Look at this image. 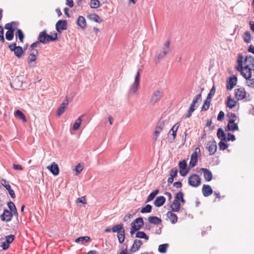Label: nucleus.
I'll use <instances>...</instances> for the list:
<instances>
[{"mask_svg": "<svg viewBox=\"0 0 254 254\" xmlns=\"http://www.w3.org/2000/svg\"><path fill=\"white\" fill-rule=\"evenodd\" d=\"M238 65L237 70L241 72V75L245 78L252 77V70L254 66V58L251 56H247L244 59L242 54H239L237 60Z\"/></svg>", "mask_w": 254, "mask_h": 254, "instance_id": "f257e3e1", "label": "nucleus"}, {"mask_svg": "<svg viewBox=\"0 0 254 254\" xmlns=\"http://www.w3.org/2000/svg\"><path fill=\"white\" fill-rule=\"evenodd\" d=\"M140 84V73L138 71L134 76V80L133 82L130 85L128 93L130 95H134L136 93L139 89Z\"/></svg>", "mask_w": 254, "mask_h": 254, "instance_id": "f03ea898", "label": "nucleus"}, {"mask_svg": "<svg viewBox=\"0 0 254 254\" xmlns=\"http://www.w3.org/2000/svg\"><path fill=\"white\" fill-rule=\"evenodd\" d=\"M131 229L130 233L132 235L137 230H140L144 225V221L142 217H138L135 219L131 223Z\"/></svg>", "mask_w": 254, "mask_h": 254, "instance_id": "7ed1b4c3", "label": "nucleus"}, {"mask_svg": "<svg viewBox=\"0 0 254 254\" xmlns=\"http://www.w3.org/2000/svg\"><path fill=\"white\" fill-rule=\"evenodd\" d=\"M170 42L169 41H167L165 42L164 46L162 48L160 52L156 57L155 62L158 63L160 59L165 57L171 51L170 47Z\"/></svg>", "mask_w": 254, "mask_h": 254, "instance_id": "20e7f679", "label": "nucleus"}, {"mask_svg": "<svg viewBox=\"0 0 254 254\" xmlns=\"http://www.w3.org/2000/svg\"><path fill=\"white\" fill-rule=\"evenodd\" d=\"M188 183L192 187H197L200 185L201 179L198 175L191 174L188 178Z\"/></svg>", "mask_w": 254, "mask_h": 254, "instance_id": "39448f33", "label": "nucleus"}, {"mask_svg": "<svg viewBox=\"0 0 254 254\" xmlns=\"http://www.w3.org/2000/svg\"><path fill=\"white\" fill-rule=\"evenodd\" d=\"M200 154V149L199 147L195 149L194 151L192 153L190 156V166L191 168L194 167L197 162V158Z\"/></svg>", "mask_w": 254, "mask_h": 254, "instance_id": "423d86ee", "label": "nucleus"}, {"mask_svg": "<svg viewBox=\"0 0 254 254\" xmlns=\"http://www.w3.org/2000/svg\"><path fill=\"white\" fill-rule=\"evenodd\" d=\"M9 48L12 51H13L14 55L18 58L22 57L24 53V51L21 47L16 46L15 43H13L9 46Z\"/></svg>", "mask_w": 254, "mask_h": 254, "instance_id": "0eeeda50", "label": "nucleus"}, {"mask_svg": "<svg viewBox=\"0 0 254 254\" xmlns=\"http://www.w3.org/2000/svg\"><path fill=\"white\" fill-rule=\"evenodd\" d=\"M56 29L59 33L67 29V22L65 20H60L56 24Z\"/></svg>", "mask_w": 254, "mask_h": 254, "instance_id": "6e6552de", "label": "nucleus"}, {"mask_svg": "<svg viewBox=\"0 0 254 254\" xmlns=\"http://www.w3.org/2000/svg\"><path fill=\"white\" fill-rule=\"evenodd\" d=\"M163 92L161 90H158L154 91L150 99V102L152 104H155L160 100L163 96Z\"/></svg>", "mask_w": 254, "mask_h": 254, "instance_id": "1a4fd4ad", "label": "nucleus"}, {"mask_svg": "<svg viewBox=\"0 0 254 254\" xmlns=\"http://www.w3.org/2000/svg\"><path fill=\"white\" fill-rule=\"evenodd\" d=\"M206 149L209 151L210 155H213L217 150V145L215 141H209L207 144Z\"/></svg>", "mask_w": 254, "mask_h": 254, "instance_id": "9d476101", "label": "nucleus"}, {"mask_svg": "<svg viewBox=\"0 0 254 254\" xmlns=\"http://www.w3.org/2000/svg\"><path fill=\"white\" fill-rule=\"evenodd\" d=\"M235 95L236 98L238 100L244 99L246 96V92L244 88H240L235 90Z\"/></svg>", "mask_w": 254, "mask_h": 254, "instance_id": "9b49d317", "label": "nucleus"}, {"mask_svg": "<svg viewBox=\"0 0 254 254\" xmlns=\"http://www.w3.org/2000/svg\"><path fill=\"white\" fill-rule=\"evenodd\" d=\"M47 169L55 176L59 174V168L57 164L53 162L50 166L47 167Z\"/></svg>", "mask_w": 254, "mask_h": 254, "instance_id": "f8f14e48", "label": "nucleus"}, {"mask_svg": "<svg viewBox=\"0 0 254 254\" xmlns=\"http://www.w3.org/2000/svg\"><path fill=\"white\" fill-rule=\"evenodd\" d=\"M37 55V50H33V51L31 52V53L30 54L28 58V63L30 66H35L34 65L32 64V63L36 61Z\"/></svg>", "mask_w": 254, "mask_h": 254, "instance_id": "ddd939ff", "label": "nucleus"}, {"mask_svg": "<svg viewBox=\"0 0 254 254\" xmlns=\"http://www.w3.org/2000/svg\"><path fill=\"white\" fill-rule=\"evenodd\" d=\"M203 175L205 180L207 182H210L212 179V174L210 171L206 168H201L200 170Z\"/></svg>", "mask_w": 254, "mask_h": 254, "instance_id": "4468645a", "label": "nucleus"}, {"mask_svg": "<svg viewBox=\"0 0 254 254\" xmlns=\"http://www.w3.org/2000/svg\"><path fill=\"white\" fill-rule=\"evenodd\" d=\"M12 217V212L6 209H5L3 211V213L0 216L1 220L6 222L10 221Z\"/></svg>", "mask_w": 254, "mask_h": 254, "instance_id": "2eb2a0df", "label": "nucleus"}, {"mask_svg": "<svg viewBox=\"0 0 254 254\" xmlns=\"http://www.w3.org/2000/svg\"><path fill=\"white\" fill-rule=\"evenodd\" d=\"M68 104V102L67 99H65L63 102L61 104L60 107L57 111V116L60 117L65 111V109Z\"/></svg>", "mask_w": 254, "mask_h": 254, "instance_id": "dca6fc26", "label": "nucleus"}, {"mask_svg": "<svg viewBox=\"0 0 254 254\" xmlns=\"http://www.w3.org/2000/svg\"><path fill=\"white\" fill-rule=\"evenodd\" d=\"M202 192L205 197L210 195L213 193V190L210 186L204 185L202 188Z\"/></svg>", "mask_w": 254, "mask_h": 254, "instance_id": "f3484780", "label": "nucleus"}, {"mask_svg": "<svg viewBox=\"0 0 254 254\" xmlns=\"http://www.w3.org/2000/svg\"><path fill=\"white\" fill-rule=\"evenodd\" d=\"M237 81V78L235 76H233L230 77L227 85V89L230 90L233 88L234 86L236 84Z\"/></svg>", "mask_w": 254, "mask_h": 254, "instance_id": "a211bd4d", "label": "nucleus"}, {"mask_svg": "<svg viewBox=\"0 0 254 254\" xmlns=\"http://www.w3.org/2000/svg\"><path fill=\"white\" fill-rule=\"evenodd\" d=\"M142 244V243L141 240L138 239L134 240L133 241V245L131 247L130 252H132V253L137 252L139 250Z\"/></svg>", "mask_w": 254, "mask_h": 254, "instance_id": "6ab92c4d", "label": "nucleus"}, {"mask_svg": "<svg viewBox=\"0 0 254 254\" xmlns=\"http://www.w3.org/2000/svg\"><path fill=\"white\" fill-rule=\"evenodd\" d=\"M227 127L229 130L234 131L238 129L237 124L235 123V120L231 119L228 122Z\"/></svg>", "mask_w": 254, "mask_h": 254, "instance_id": "aec40b11", "label": "nucleus"}, {"mask_svg": "<svg viewBox=\"0 0 254 254\" xmlns=\"http://www.w3.org/2000/svg\"><path fill=\"white\" fill-rule=\"evenodd\" d=\"M165 201L166 198L164 196H159L156 198L154 204L155 206L159 207L162 206L165 203Z\"/></svg>", "mask_w": 254, "mask_h": 254, "instance_id": "412c9836", "label": "nucleus"}, {"mask_svg": "<svg viewBox=\"0 0 254 254\" xmlns=\"http://www.w3.org/2000/svg\"><path fill=\"white\" fill-rule=\"evenodd\" d=\"M77 25L83 30L86 28L87 26L86 21L83 16H79L78 17L77 21Z\"/></svg>", "mask_w": 254, "mask_h": 254, "instance_id": "4be33fe9", "label": "nucleus"}, {"mask_svg": "<svg viewBox=\"0 0 254 254\" xmlns=\"http://www.w3.org/2000/svg\"><path fill=\"white\" fill-rule=\"evenodd\" d=\"M178 127L179 126L177 124H176L175 125H174L172 128L170 130L168 133V135L172 136V137L170 138L171 139V141H173L175 140V137L176 136L177 131Z\"/></svg>", "mask_w": 254, "mask_h": 254, "instance_id": "5701e85b", "label": "nucleus"}, {"mask_svg": "<svg viewBox=\"0 0 254 254\" xmlns=\"http://www.w3.org/2000/svg\"><path fill=\"white\" fill-rule=\"evenodd\" d=\"M181 204L179 201L175 198L173 203L171 205V208L173 212H178L180 210Z\"/></svg>", "mask_w": 254, "mask_h": 254, "instance_id": "b1692460", "label": "nucleus"}, {"mask_svg": "<svg viewBox=\"0 0 254 254\" xmlns=\"http://www.w3.org/2000/svg\"><path fill=\"white\" fill-rule=\"evenodd\" d=\"M18 23L16 22H11L10 23H7L5 25V28L9 31H12L14 32L16 30H17Z\"/></svg>", "mask_w": 254, "mask_h": 254, "instance_id": "393cba45", "label": "nucleus"}, {"mask_svg": "<svg viewBox=\"0 0 254 254\" xmlns=\"http://www.w3.org/2000/svg\"><path fill=\"white\" fill-rule=\"evenodd\" d=\"M166 216L172 223L175 224L177 222L178 217L175 214L173 213L172 211H168L166 214Z\"/></svg>", "mask_w": 254, "mask_h": 254, "instance_id": "a878e982", "label": "nucleus"}, {"mask_svg": "<svg viewBox=\"0 0 254 254\" xmlns=\"http://www.w3.org/2000/svg\"><path fill=\"white\" fill-rule=\"evenodd\" d=\"M112 231L113 232H117L118 234L122 233V232L125 231V229L123 227V224H119L116 225H114L112 228Z\"/></svg>", "mask_w": 254, "mask_h": 254, "instance_id": "bb28decb", "label": "nucleus"}, {"mask_svg": "<svg viewBox=\"0 0 254 254\" xmlns=\"http://www.w3.org/2000/svg\"><path fill=\"white\" fill-rule=\"evenodd\" d=\"M88 18L90 20L93 21L97 23H100L103 22V19L96 14H90L88 16Z\"/></svg>", "mask_w": 254, "mask_h": 254, "instance_id": "cd10ccee", "label": "nucleus"}, {"mask_svg": "<svg viewBox=\"0 0 254 254\" xmlns=\"http://www.w3.org/2000/svg\"><path fill=\"white\" fill-rule=\"evenodd\" d=\"M38 41L40 43L45 44L47 43V33L46 31L41 32L38 37Z\"/></svg>", "mask_w": 254, "mask_h": 254, "instance_id": "c85d7f7f", "label": "nucleus"}, {"mask_svg": "<svg viewBox=\"0 0 254 254\" xmlns=\"http://www.w3.org/2000/svg\"><path fill=\"white\" fill-rule=\"evenodd\" d=\"M14 116L16 118L22 120L23 122L24 123H26L27 122V119L24 114L19 110L15 111V112L14 113Z\"/></svg>", "mask_w": 254, "mask_h": 254, "instance_id": "c756f323", "label": "nucleus"}, {"mask_svg": "<svg viewBox=\"0 0 254 254\" xmlns=\"http://www.w3.org/2000/svg\"><path fill=\"white\" fill-rule=\"evenodd\" d=\"M237 102L231 97L229 96L227 100V106L230 109L234 108L236 105Z\"/></svg>", "mask_w": 254, "mask_h": 254, "instance_id": "7c9ffc66", "label": "nucleus"}, {"mask_svg": "<svg viewBox=\"0 0 254 254\" xmlns=\"http://www.w3.org/2000/svg\"><path fill=\"white\" fill-rule=\"evenodd\" d=\"M149 223L154 224H159L161 223V219L157 216H149L148 218Z\"/></svg>", "mask_w": 254, "mask_h": 254, "instance_id": "2f4dec72", "label": "nucleus"}, {"mask_svg": "<svg viewBox=\"0 0 254 254\" xmlns=\"http://www.w3.org/2000/svg\"><path fill=\"white\" fill-rule=\"evenodd\" d=\"M217 135L218 138L222 141H225L226 139V134L221 128H219L217 130Z\"/></svg>", "mask_w": 254, "mask_h": 254, "instance_id": "473e14b6", "label": "nucleus"}, {"mask_svg": "<svg viewBox=\"0 0 254 254\" xmlns=\"http://www.w3.org/2000/svg\"><path fill=\"white\" fill-rule=\"evenodd\" d=\"M7 206L10 209V212H13L14 215L17 216L18 213L14 204L12 202L9 201L7 203Z\"/></svg>", "mask_w": 254, "mask_h": 254, "instance_id": "72a5a7b5", "label": "nucleus"}, {"mask_svg": "<svg viewBox=\"0 0 254 254\" xmlns=\"http://www.w3.org/2000/svg\"><path fill=\"white\" fill-rule=\"evenodd\" d=\"M15 36L16 38L19 39L20 42L23 43V39H24V34L21 30L20 29H17V31L15 33Z\"/></svg>", "mask_w": 254, "mask_h": 254, "instance_id": "f704fd0d", "label": "nucleus"}, {"mask_svg": "<svg viewBox=\"0 0 254 254\" xmlns=\"http://www.w3.org/2000/svg\"><path fill=\"white\" fill-rule=\"evenodd\" d=\"M81 123H82L81 117H79L75 121V123H74V124L73 125V127H72L73 130H77L79 128L81 124Z\"/></svg>", "mask_w": 254, "mask_h": 254, "instance_id": "c9c22d12", "label": "nucleus"}, {"mask_svg": "<svg viewBox=\"0 0 254 254\" xmlns=\"http://www.w3.org/2000/svg\"><path fill=\"white\" fill-rule=\"evenodd\" d=\"M251 34L249 31H246L243 35L244 41L247 43H250L251 41Z\"/></svg>", "mask_w": 254, "mask_h": 254, "instance_id": "e433bc0d", "label": "nucleus"}, {"mask_svg": "<svg viewBox=\"0 0 254 254\" xmlns=\"http://www.w3.org/2000/svg\"><path fill=\"white\" fill-rule=\"evenodd\" d=\"M135 237L137 238L144 239L146 240H148L149 239V237L144 232L142 231L137 232L135 234Z\"/></svg>", "mask_w": 254, "mask_h": 254, "instance_id": "4c0bfd02", "label": "nucleus"}, {"mask_svg": "<svg viewBox=\"0 0 254 254\" xmlns=\"http://www.w3.org/2000/svg\"><path fill=\"white\" fill-rule=\"evenodd\" d=\"M159 192L158 190H155L154 191H153L147 197L146 202H148L152 200H153L154 197L156 196V195L158 194Z\"/></svg>", "mask_w": 254, "mask_h": 254, "instance_id": "58836bf2", "label": "nucleus"}, {"mask_svg": "<svg viewBox=\"0 0 254 254\" xmlns=\"http://www.w3.org/2000/svg\"><path fill=\"white\" fill-rule=\"evenodd\" d=\"M169 247V245L168 244H164L159 246L158 247V251L159 253L162 254H164L166 252L167 249Z\"/></svg>", "mask_w": 254, "mask_h": 254, "instance_id": "ea45409f", "label": "nucleus"}, {"mask_svg": "<svg viewBox=\"0 0 254 254\" xmlns=\"http://www.w3.org/2000/svg\"><path fill=\"white\" fill-rule=\"evenodd\" d=\"M152 206L150 204H147L144 207L142 208L140 210L141 213H148L151 211Z\"/></svg>", "mask_w": 254, "mask_h": 254, "instance_id": "a19ab883", "label": "nucleus"}, {"mask_svg": "<svg viewBox=\"0 0 254 254\" xmlns=\"http://www.w3.org/2000/svg\"><path fill=\"white\" fill-rule=\"evenodd\" d=\"M100 2L98 0H91L90 2V6L92 8H96L99 7Z\"/></svg>", "mask_w": 254, "mask_h": 254, "instance_id": "79ce46f5", "label": "nucleus"}, {"mask_svg": "<svg viewBox=\"0 0 254 254\" xmlns=\"http://www.w3.org/2000/svg\"><path fill=\"white\" fill-rule=\"evenodd\" d=\"M211 101V100H208V99L207 98L206 99L202 107V110L206 111L209 109Z\"/></svg>", "mask_w": 254, "mask_h": 254, "instance_id": "37998d69", "label": "nucleus"}, {"mask_svg": "<svg viewBox=\"0 0 254 254\" xmlns=\"http://www.w3.org/2000/svg\"><path fill=\"white\" fill-rule=\"evenodd\" d=\"M175 198L183 203L185 202V200L184 199V194L182 191H179L176 194Z\"/></svg>", "mask_w": 254, "mask_h": 254, "instance_id": "c03bdc74", "label": "nucleus"}, {"mask_svg": "<svg viewBox=\"0 0 254 254\" xmlns=\"http://www.w3.org/2000/svg\"><path fill=\"white\" fill-rule=\"evenodd\" d=\"M90 239V237L88 236L80 237L76 239L75 242L77 243L82 242L84 241L88 242Z\"/></svg>", "mask_w": 254, "mask_h": 254, "instance_id": "a18cd8bd", "label": "nucleus"}, {"mask_svg": "<svg viewBox=\"0 0 254 254\" xmlns=\"http://www.w3.org/2000/svg\"><path fill=\"white\" fill-rule=\"evenodd\" d=\"M216 92V88L214 85L213 86L211 89L209 93L207 95L206 98L208 100H211L214 95Z\"/></svg>", "mask_w": 254, "mask_h": 254, "instance_id": "49530a36", "label": "nucleus"}, {"mask_svg": "<svg viewBox=\"0 0 254 254\" xmlns=\"http://www.w3.org/2000/svg\"><path fill=\"white\" fill-rule=\"evenodd\" d=\"M14 36V32L12 31H8L6 32L5 37L6 39L8 41H11L12 40Z\"/></svg>", "mask_w": 254, "mask_h": 254, "instance_id": "de8ad7c7", "label": "nucleus"}, {"mask_svg": "<svg viewBox=\"0 0 254 254\" xmlns=\"http://www.w3.org/2000/svg\"><path fill=\"white\" fill-rule=\"evenodd\" d=\"M195 104L191 103L189 108L188 114L186 116V118L190 117L192 113L195 110Z\"/></svg>", "mask_w": 254, "mask_h": 254, "instance_id": "09e8293b", "label": "nucleus"}, {"mask_svg": "<svg viewBox=\"0 0 254 254\" xmlns=\"http://www.w3.org/2000/svg\"><path fill=\"white\" fill-rule=\"evenodd\" d=\"M83 169V166L80 164H78L77 165L75 166V168L73 169V171H74L76 172L75 175H77L82 171Z\"/></svg>", "mask_w": 254, "mask_h": 254, "instance_id": "8fccbe9b", "label": "nucleus"}, {"mask_svg": "<svg viewBox=\"0 0 254 254\" xmlns=\"http://www.w3.org/2000/svg\"><path fill=\"white\" fill-rule=\"evenodd\" d=\"M125 231L118 234V238L120 244H122L125 240Z\"/></svg>", "mask_w": 254, "mask_h": 254, "instance_id": "3c124183", "label": "nucleus"}, {"mask_svg": "<svg viewBox=\"0 0 254 254\" xmlns=\"http://www.w3.org/2000/svg\"><path fill=\"white\" fill-rule=\"evenodd\" d=\"M47 42L49 41H54L57 39V34L55 33L54 35L47 34Z\"/></svg>", "mask_w": 254, "mask_h": 254, "instance_id": "603ef678", "label": "nucleus"}, {"mask_svg": "<svg viewBox=\"0 0 254 254\" xmlns=\"http://www.w3.org/2000/svg\"><path fill=\"white\" fill-rule=\"evenodd\" d=\"M219 147L220 150H224L228 147V145L224 142V141L221 140L219 143Z\"/></svg>", "mask_w": 254, "mask_h": 254, "instance_id": "864d4df0", "label": "nucleus"}, {"mask_svg": "<svg viewBox=\"0 0 254 254\" xmlns=\"http://www.w3.org/2000/svg\"><path fill=\"white\" fill-rule=\"evenodd\" d=\"M247 80V85L251 88H254V78H251L250 77V78L246 79Z\"/></svg>", "mask_w": 254, "mask_h": 254, "instance_id": "5fc2aeb1", "label": "nucleus"}, {"mask_svg": "<svg viewBox=\"0 0 254 254\" xmlns=\"http://www.w3.org/2000/svg\"><path fill=\"white\" fill-rule=\"evenodd\" d=\"M1 184L7 190L11 189L10 186L5 180L2 179L1 180Z\"/></svg>", "mask_w": 254, "mask_h": 254, "instance_id": "6e6d98bb", "label": "nucleus"}, {"mask_svg": "<svg viewBox=\"0 0 254 254\" xmlns=\"http://www.w3.org/2000/svg\"><path fill=\"white\" fill-rule=\"evenodd\" d=\"M165 122H167V121H160V122L159 123V124L156 128H158V129H159V130L162 131L163 130V129L165 128Z\"/></svg>", "mask_w": 254, "mask_h": 254, "instance_id": "4d7b16f0", "label": "nucleus"}, {"mask_svg": "<svg viewBox=\"0 0 254 254\" xmlns=\"http://www.w3.org/2000/svg\"><path fill=\"white\" fill-rule=\"evenodd\" d=\"M14 239V236L13 235H8L5 237V242H7L8 244H10L13 242Z\"/></svg>", "mask_w": 254, "mask_h": 254, "instance_id": "13d9d810", "label": "nucleus"}, {"mask_svg": "<svg viewBox=\"0 0 254 254\" xmlns=\"http://www.w3.org/2000/svg\"><path fill=\"white\" fill-rule=\"evenodd\" d=\"M178 170L176 168H172L170 171V176L171 177L174 178L177 175Z\"/></svg>", "mask_w": 254, "mask_h": 254, "instance_id": "bf43d9fd", "label": "nucleus"}, {"mask_svg": "<svg viewBox=\"0 0 254 254\" xmlns=\"http://www.w3.org/2000/svg\"><path fill=\"white\" fill-rule=\"evenodd\" d=\"M186 166H187V163L185 160H183L180 162V163H179L180 169H186Z\"/></svg>", "mask_w": 254, "mask_h": 254, "instance_id": "052dcab7", "label": "nucleus"}, {"mask_svg": "<svg viewBox=\"0 0 254 254\" xmlns=\"http://www.w3.org/2000/svg\"><path fill=\"white\" fill-rule=\"evenodd\" d=\"M188 172H189V171L188 170H187L186 169H180V171H179L180 175L183 177L186 176L187 175V174L188 173Z\"/></svg>", "mask_w": 254, "mask_h": 254, "instance_id": "680f3d73", "label": "nucleus"}, {"mask_svg": "<svg viewBox=\"0 0 254 254\" xmlns=\"http://www.w3.org/2000/svg\"><path fill=\"white\" fill-rule=\"evenodd\" d=\"M201 95L200 94L196 95L194 98L192 103H193V104H195V103H197L198 100H200L201 99Z\"/></svg>", "mask_w": 254, "mask_h": 254, "instance_id": "e2e57ef3", "label": "nucleus"}, {"mask_svg": "<svg viewBox=\"0 0 254 254\" xmlns=\"http://www.w3.org/2000/svg\"><path fill=\"white\" fill-rule=\"evenodd\" d=\"M227 139L228 141H234L236 139L235 135L230 133H228V137Z\"/></svg>", "mask_w": 254, "mask_h": 254, "instance_id": "0e129e2a", "label": "nucleus"}, {"mask_svg": "<svg viewBox=\"0 0 254 254\" xmlns=\"http://www.w3.org/2000/svg\"><path fill=\"white\" fill-rule=\"evenodd\" d=\"M161 131V130H159V129H158V128H156V130L155 131V132H154V135L155 136L154 137V139L156 141L158 139V137Z\"/></svg>", "mask_w": 254, "mask_h": 254, "instance_id": "69168bd1", "label": "nucleus"}, {"mask_svg": "<svg viewBox=\"0 0 254 254\" xmlns=\"http://www.w3.org/2000/svg\"><path fill=\"white\" fill-rule=\"evenodd\" d=\"M9 244H8L7 242H3L1 245V247L4 250L7 249L9 248Z\"/></svg>", "mask_w": 254, "mask_h": 254, "instance_id": "338daca9", "label": "nucleus"}, {"mask_svg": "<svg viewBox=\"0 0 254 254\" xmlns=\"http://www.w3.org/2000/svg\"><path fill=\"white\" fill-rule=\"evenodd\" d=\"M224 113L223 111H220L217 116V120L221 121L224 117Z\"/></svg>", "mask_w": 254, "mask_h": 254, "instance_id": "774afa93", "label": "nucleus"}]
</instances>
